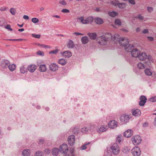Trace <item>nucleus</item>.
<instances>
[{
	"label": "nucleus",
	"instance_id": "052dcab7",
	"mask_svg": "<svg viewBox=\"0 0 156 156\" xmlns=\"http://www.w3.org/2000/svg\"><path fill=\"white\" fill-rule=\"evenodd\" d=\"M142 32L144 34H147L149 33V31L147 29H145L142 31Z\"/></svg>",
	"mask_w": 156,
	"mask_h": 156
},
{
	"label": "nucleus",
	"instance_id": "37998d69",
	"mask_svg": "<svg viewBox=\"0 0 156 156\" xmlns=\"http://www.w3.org/2000/svg\"><path fill=\"white\" fill-rule=\"evenodd\" d=\"M59 3L64 6L67 5V3L64 0H60L59 2Z\"/></svg>",
	"mask_w": 156,
	"mask_h": 156
},
{
	"label": "nucleus",
	"instance_id": "680f3d73",
	"mask_svg": "<svg viewBox=\"0 0 156 156\" xmlns=\"http://www.w3.org/2000/svg\"><path fill=\"white\" fill-rule=\"evenodd\" d=\"M148 40L150 41H153L154 40V38L152 37H147Z\"/></svg>",
	"mask_w": 156,
	"mask_h": 156
},
{
	"label": "nucleus",
	"instance_id": "a878e982",
	"mask_svg": "<svg viewBox=\"0 0 156 156\" xmlns=\"http://www.w3.org/2000/svg\"><path fill=\"white\" fill-rule=\"evenodd\" d=\"M81 41L83 44H87L89 41V38L87 36L83 37L81 38Z\"/></svg>",
	"mask_w": 156,
	"mask_h": 156
},
{
	"label": "nucleus",
	"instance_id": "423d86ee",
	"mask_svg": "<svg viewBox=\"0 0 156 156\" xmlns=\"http://www.w3.org/2000/svg\"><path fill=\"white\" fill-rule=\"evenodd\" d=\"M68 150V147L66 144H63L59 148V151L61 153L65 154L67 153Z\"/></svg>",
	"mask_w": 156,
	"mask_h": 156
},
{
	"label": "nucleus",
	"instance_id": "2eb2a0df",
	"mask_svg": "<svg viewBox=\"0 0 156 156\" xmlns=\"http://www.w3.org/2000/svg\"><path fill=\"white\" fill-rule=\"evenodd\" d=\"M121 39L119 35L115 34L113 36H112V37L111 40L115 42H117V41L119 42V40H120Z\"/></svg>",
	"mask_w": 156,
	"mask_h": 156
},
{
	"label": "nucleus",
	"instance_id": "603ef678",
	"mask_svg": "<svg viewBox=\"0 0 156 156\" xmlns=\"http://www.w3.org/2000/svg\"><path fill=\"white\" fill-rule=\"evenodd\" d=\"M61 12L63 13H69L70 11L69 9H64L61 10Z\"/></svg>",
	"mask_w": 156,
	"mask_h": 156
},
{
	"label": "nucleus",
	"instance_id": "338daca9",
	"mask_svg": "<svg viewBox=\"0 0 156 156\" xmlns=\"http://www.w3.org/2000/svg\"><path fill=\"white\" fill-rule=\"evenodd\" d=\"M126 149L124 148L123 150V152L124 153H127L128 152V150L127 148H126Z\"/></svg>",
	"mask_w": 156,
	"mask_h": 156
},
{
	"label": "nucleus",
	"instance_id": "393cba45",
	"mask_svg": "<svg viewBox=\"0 0 156 156\" xmlns=\"http://www.w3.org/2000/svg\"><path fill=\"white\" fill-rule=\"evenodd\" d=\"M75 45L73 41L71 40H69L67 44V47L70 48H73Z\"/></svg>",
	"mask_w": 156,
	"mask_h": 156
},
{
	"label": "nucleus",
	"instance_id": "aec40b11",
	"mask_svg": "<svg viewBox=\"0 0 156 156\" xmlns=\"http://www.w3.org/2000/svg\"><path fill=\"white\" fill-rule=\"evenodd\" d=\"M147 63H149V62H147ZM147 62L144 63V64L142 63L141 62H140L139 63L137 64V66L138 68L140 69H143L145 68V67L146 66V64Z\"/></svg>",
	"mask_w": 156,
	"mask_h": 156
},
{
	"label": "nucleus",
	"instance_id": "c85d7f7f",
	"mask_svg": "<svg viewBox=\"0 0 156 156\" xmlns=\"http://www.w3.org/2000/svg\"><path fill=\"white\" fill-rule=\"evenodd\" d=\"M39 69L41 72H44L46 70V65L44 64L40 65Z\"/></svg>",
	"mask_w": 156,
	"mask_h": 156
},
{
	"label": "nucleus",
	"instance_id": "72a5a7b5",
	"mask_svg": "<svg viewBox=\"0 0 156 156\" xmlns=\"http://www.w3.org/2000/svg\"><path fill=\"white\" fill-rule=\"evenodd\" d=\"M117 5L120 8L123 9L125 7L126 4L124 3H117Z\"/></svg>",
	"mask_w": 156,
	"mask_h": 156
},
{
	"label": "nucleus",
	"instance_id": "9d476101",
	"mask_svg": "<svg viewBox=\"0 0 156 156\" xmlns=\"http://www.w3.org/2000/svg\"><path fill=\"white\" fill-rule=\"evenodd\" d=\"M130 118L128 115H123L121 116L120 117V120L122 122H124L125 123H127L129 119Z\"/></svg>",
	"mask_w": 156,
	"mask_h": 156
},
{
	"label": "nucleus",
	"instance_id": "412c9836",
	"mask_svg": "<svg viewBox=\"0 0 156 156\" xmlns=\"http://www.w3.org/2000/svg\"><path fill=\"white\" fill-rule=\"evenodd\" d=\"M27 68L25 65L22 66L20 68V72L22 74H25L27 72Z\"/></svg>",
	"mask_w": 156,
	"mask_h": 156
},
{
	"label": "nucleus",
	"instance_id": "9b49d317",
	"mask_svg": "<svg viewBox=\"0 0 156 156\" xmlns=\"http://www.w3.org/2000/svg\"><path fill=\"white\" fill-rule=\"evenodd\" d=\"M117 122L115 120H112L108 123V126L109 128L113 129L117 126Z\"/></svg>",
	"mask_w": 156,
	"mask_h": 156
},
{
	"label": "nucleus",
	"instance_id": "4be33fe9",
	"mask_svg": "<svg viewBox=\"0 0 156 156\" xmlns=\"http://www.w3.org/2000/svg\"><path fill=\"white\" fill-rule=\"evenodd\" d=\"M141 114V112L139 109H135L132 112L133 115L135 116H139Z\"/></svg>",
	"mask_w": 156,
	"mask_h": 156
},
{
	"label": "nucleus",
	"instance_id": "1a4fd4ad",
	"mask_svg": "<svg viewBox=\"0 0 156 156\" xmlns=\"http://www.w3.org/2000/svg\"><path fill=\"white\" fill-rule=\"evenodd\" d=\"M131 52L132 57H137L138 56V55L140 53V51L137 48H134V49H132Z\"/></svg>",
	"mask_w": 156,
	"mask_h": 156
},
{
	"label": "nucleus",
	"instance_id": "f704fd0d",
	"mask_svg": "<svg viewBox=\"0 0 156 156\" xmlns=\"http://www.w3.org/2000/svg\"><path fill=\"white\" fill-rule=\"evenodd\" d=\"M136 19H138L139 20L142 21L144 19V16H142V15L140 14H139L137 15L135 17Z\"/></svg>",
	"mask_w": 156,
	"mask_h": 156
},
{
	"label": "nucleus",
	"instance_id": "c9c22d12",
	"mask_svg": "<svg viewBox=\"0 0 156 156\" xmlns=\"http://www.w3.org/2000/svg\"><path fill=\"white\" fill-rule=\"evenodd\" d=\"M107 126L105 127L103 126H101L99 129V131H98L99 132H102L105 131L107 129Z\"/></svg>",
	"mask_w": 156,
	"mask_h": 156
},
{
	"label": "nucleus",
	"instance_id": "e2e57ef3",
	"mask_svg": "<svg viewBox=\"0 0 156 156\" xmlns=\"http://www.w3.org/2000/svg\"><path fill=\"white\" fill-rule=\"evenodd\" d=\"M50 150L48 149H46L44 150V153L47 154H48L50 152Z\"/></svg>",
	"mask_w": 156,
	"mask_h": 156
},
{
	"label": "nucleus",
	"instance_id": "49530a36",
	"mask_svg": "<svg viewBox=\"0 0 156 156\" xmlns=\"http://www.w3.org/2000/svg\"><path fill=\"white\" fill-rule=\"evenodd\" d=\"M10 13L12 15H14L16 14V10L15 9L13 8H12L10 9Z\"/></svg>",
	"mask_w": 156,
	"mask_h": 156
},
{
	"label": "nucleus",
	"instance_id": "20e7f679",
	"mask_svg": "<svg viewBox=\"0 0 156 156\" xmlns=\"http://www.w3.org/2000/svg\"><path fill=\"white\" fill-rule=\"evenodd\" d=\"M132 153L134 156H139L141 154V151L139 147H135L132 150Z\"/></svg>",
	"mask_w": 156,
	"mask_h": 156
},
{
	"label": "nucleus",
	"instance_id": "f3484780",
	"mask_svg": "<svg viewBox=\"0 0 156 156\" xmlns=\"http://www.w3.org/2000/svg\"><path fill=\"white\" fill-rule=\"evenodd\" d=\"M50 69L52 71H55L58 70V66L55 63H52L49 66Z\"/></svg>",
	"mask_w": 156,
	"mask_h": 156
},
{
	"label": "nucleus",
	"instance_id": "79ce46f5",
	"mask_svg": "<svg viewBox=\"0 0 156 156\" xmlns=\"http://www.w3.org/2000/svg\"><path fill=\"white\" fill-rule=\"evenodd\" d=\"M79 20H80V21L81 22L84 24H88V22H87V20H84L83 19V17H80V18Z\"/></svg>",
	"mask_w": 156,
	"mask_h": 156
},
{
	"label": "nucleus",
	"instance_id": "b1692460",
	"mask_svg": "<svg viewBox=\"0 0 156 156\" xmlns=\"http://www.w3.org/2000/svg\"><path fill=\"white\" fill-rule=\"evenodd\" d=\"M87 35L91 39L94 40L96 38L97 34L95 33H88Z\"/></svg>",
	"mask_w": 156,
	"mask_h": 156
},
{
	"label": "nucleus",
	"instance_id": "bf43d9fd",
	"mask_svg": "<svg viewBox=\"0 0 156 156\" xmlns=\"http://www.w3.org/2000/svg\"><path fill=\"white\" fill-rule=\"evenodd\" d=\"M90 144V143L89 142L87 144H84L83 146L82 147V150H84L86 149L87 148L86 145L89 144Z\"/></svg>",
	"mask_w": 156,
	"mask_h": 156
},
{
	"label": "nucleus",
	"instance_id": "a19ab883",
	"mask_svg": "<svg viewBox=\"0 0 156 156\" xmlns=\"http://www.w3.org/2000/svg\"><path fill=\"white\" fill-rule=\"evenodd\" d=\"M36 45L45 48H50V46H49L46 45L44 44L37 43V44H36Z\"/></svg>",
	"mask_w": 156,
	"mask_h": 156
},
{
	"label": "nucleus",
	"instance_id": "ea45409f",
	"mask_svg": "<svg viewBox=\"0 0 156 156\" xmlns=\"http://www.w3.org/2000/svg\"><path fill=\"white\" fill-rule=\"evenodd\" d=\"M123 136L121 135H119L118 136L116 139V142L120 143L122 140Z\"/></svg>",
	"mask_w": 156,
	"mask_h": 156
},
{
	"label": "nucleus",
	"instance_id": "6ab92c4d",
	"mask_svg": "<svg viewBox=\"0 0 156 156\" xmlns=\"http://www.w3.org/2000/svg\"><path fill=\"white\" fill-rule=\"evenodd\" d=\"M62 54L65 57L68 58L71 57L72 55V53L71 52L69 51H63Z\"/></svg>",
	"mask_w": 156,
	"mask_h": 156
},
{
	"label": "nucleus",
	"instance_id": "0e129e2a",
	"mask_svg": "<svg viewBox=\"0 0 156 156\" xmlns=\"http://www.w3.org/2000/svg\"><path fill=\"white\" fill-rule=\"evenodd\" d=\"M73 34H75L76 35H83V34H81V33H79L78 32H77L74 33H73Z\"/></svg>",
	"mask_w": 156,
	"mask_h": 156
},
{
	"label": "nucleus",
	"instance_id": "e433bc0d",
	"mask_svg": "<svg viewBox=\"0 0 156 156\" xmlns=\"http://www.w3.org/2000/svg\"><path fill=\"white\" fill-rule=\"evenodd\" d=\"M88 130L90 131H93L95 128V126L94 124H90L88 125L87 126Z\"/></svg>",
	"mask_w": 156,
	"mask_h": 156
},
{
	"label": "nucleus",
	"instance_id": "a18cd8bd",
	"mask_svg": "<svg viewBox=\"0 0 156 156\" xmlns=\"http://www.w3.org/2000/svg\"><path fill=\"white\" fill-rule=\"evenodd\" d=\"M43 153L40 151H39L36 152L35 154L36 156H43Z\"/></svg>",
	"mask_w": 156,
	"mask_h": 156
},
{
	"label": "nucleus",
	"instance_id": "5fc2aeb1",
	"mask_svg": "<svg viewBox=\"0 0 156 156\" xmlns=\"http://www.w3.org/2000/svg\"><path fill=\"white\" fill-rule=\"evenodd\" d=\"M129 2L132 5H134L136 4V2L134 0H128Z\"/></svg>",
	"mask_w": 156,
	"mask_h": 156
},
{
	"label": "nucleus",
	"instance_id": "a211bd4d",
	"mask_svg": "<svg viewBox=\"0 0 156 156\" xmlns=\"http://www.w3.org/2000/svg\"><path fill=\"white\" fill-rule=\"evenodd\" d=\"M1 66L2 68L5 69L8 67L9 64V61L7 60L2 61L1 62Z\"/></svg>",
	"mask_w": 156,
	"mask_h": 156
},
{
	"label": "nucleus",
	"instance_id": "5701e85b",
	"mask_svg": "<svg viewBox=\"0 0 156 156\" xmlns=\"http://www.w3.org/2000/svg\"><path fill=\"white\" fill-rule=\"evenodd\" d=\"M30 151L29 149H26L24 150L22 152V155L23 156H29L30 155Z\"/></svg>",
	"mask_w": 156,
	"mask_h": 156
},
{
	"label": "nucleus",
	"instance_id": "4c0bfd02",
	"mask_svg": "<svg viewBox=\"0 0 156 156\" xmlns=\"http://www.w3.org/2000/svg\"><path fill=\"white\" fill-rule=\"evenodd\" d=\"M115 23L116 25L118 26H121L122 25L121 22L120 20L117 19L115 20Z\"/></svg>",
	"mask_w": 156,
	"mask_h": 156
},
{
	"label": "nucleus",
	"instance_id": "4d7b16f0",
	"mask_svg": "<svg viewBox=\"0 0 156 156\" xmlns=\"http://www.w3.org/2000/svg\"><path fill=\"white\" fill-rule=\"evenodd\" d=\"M5 28L8 29L10 31H12V29L11 28V26L9 24H7L6 26L5 27Z\"/></svg>",
	"mask_w": 156,
	"mask_h": 156
},
{
	"label": "nucleus",
	"instance_id": "774afa93",
	"mask_svg": "<svg viewBox=\"0 0 156 156\" xmlns=\"http://www.w3.org/2000/svg\"><path fill=\"white\" fill-rule=\"evenodd\" d=\"M94 10L97 12H99L101 11L100 7L96 8Z\"/></svg>",
	"mask_w": 156,
	"mask_h": 156
},
{
	"label": "nucleus",
	"instance_id": "ddd939ff",
	"mask_svg": "<svg viewBox=\"0 0 156 156\" xmlns=\"http://www.w3.org/2000/svg\"><path fill=\"white\" fill-rule=\"evenodd\" d=\"M124 47L126 51L128 52H131L132 51V49H134L133 45L129 43L126 44Z\"/></svg>",
	"mask_w": 156,
	"mask_h": 156
},
{
	"label": "nucleus",
	"instance_id": "8fccbe9b",
	"mask_svg": "<svg viewBox=\"0 0 156 156\" xmlns=\"http://www.w3.org/2000/svg\"><path fill=\"white\" fill-rule=\"evenodd\" d=\"M58 51V49L53 50L52 51H51L49 52V53L50 54H55L57 53Z\"/></svg>",
	"mask_w": 156,
	"mask_h": 156
},
{
	"label": "nucleus",
	"instance_id": "13d9d810",
	"mask_svg": "<svg viewBox=\"0 0 156 156\" xmlns=\"http://www.w3.org/2000/svg\"><path fill=\"white\" fill-rule=\"evenodd\" d=\"M147 10L149 12L151 13L153 11V9L151 7H147Z\"/></svg>",
	"mask_w": 156,
	"mask_h": 156
},
{
	"label": "nucleus",
	"instance_id": "f03ea898",
	"mask_svg": "<svg viewBox=\"0 0 156 156\" xmlns=\"http://www.w3.org/2000/svg\"><path fill=\"white\" fill-rule=\"evenodd\" d=\"M111 151L114 155H117L119 151V146L116 143L113 144L111 147Z\"/></svg>",
	"mask_w": 156,
	"mask_h": 156
},
{
	"label": "nucleus",
	"instance_id": "6e6552de",
	"mask_svg": "<svg viewBox=\"0 0 156 156\" xmlns=\"http://www.w3.org/2000/svg\"><path fill=\"white\" fill-rule=\"evenodd\" d=\"M68 141L69 144L70 146L73 145L75 143V137L73 135H71L69 136L68 139Z\"/></svg>",
	"mask_w": 156,
	"mask_h": 156
},
{
	"label": "nucleus",
	"instance_id": "09e8293b",
	"mask_svg": "<svg viewBox=\"0 0 156 156\" xmlns=\"http://www.w3.org/2000/svg\"><path fill=\"white\" fill-rule=\"evenodd\" d=\"M7 22L3 20H0V26L2 27L4 25V24H5Z\"/></svg>",
	"mask_w": 156,
	"mask_h": 156
},
{
	"label": "nucleus",
	"instance_id": "864d4df0",
	"mask_svg": "<svg viewBox=\"0 0 156 156\" xmlns=\"http://www.w3.org/2000/svg\"><path fill=\"white\" fill-rule=\"evenodd\" d=\"M32 36L33 37L37 38H40V34H32Z\"/></svg>",
	"mask_w": 156,
	"mask_h": 156
},
{
	"label": "nucleus",
	"instance_id": "f257e3e1",
	"mask_svg": "<svg viewBox=\"0 0 156 156\" xmlns=\"http://www.w3.org/2000/svg\"><path fill=\"white\" fill-rule=\"evenodd\" d=\"M112 37V35L108 33H106L104 36H100L97 38L98 43L101 45H105L107 41L111 40Z\"/></svg>",
	"mask_w": 156,
	"mask_h": 156
},
{
	"label": "nucleus",
	"instance_id": "6e6d98bb",
	"mask_svg": "<svg viewBox=\"0 0 156 156\" xmlns=\"http://www.w3.org/2000/svg\"><path fill=\"white\" fill-rule=\"evenodd\" d=\"M37 54L43 56L44 55V53L43 51H39L37 52Z\"/></svg>",
	"mask_w": 156,
	"mask_h": 156
},
{
	"label": "nucleus",
	"instance_id": "de8ad7c7",
	"mask_svg": "<svg viewBox=\"0 0 156 156\" xmlns=\"http://www.w3.org/2000/svg\"><path fill=\"white\" fill-rule=\"evenodd\" d=\"M32 21L34 23H37L39 21V20L36 18H33L32 19Z\"/></svg>",
	"mask_w": 156,
	"mask_h": 156
},
{
	"label": "nucleus",
	"instance_id": "cd10ccee",
	"mask_svg": "<svg viewBox=\"0 0 156 156\" xmlns=\"http://www.w3.org/2000/svg\"><path fill=\"white\" fill-rule=\"evenodd\" d=\"M58 62L59 64L62 66L65 65L67 62V61L66 59L62 58L59 59L58 60Z\"/></svg>",
	"mask_w": 156,
	"mask_h": 156
},
{
	"label": "nucleus",
	"instance_id": "c756f323",
	"mask_svg": "<svg viewBox=\"0 0 156 156\" xmlns=\"http://www.w3.org/2000/svg\"><path fill=\"white\" fill-rule=\"evenodd\" d=\"M144 72L145 74L147 76H151L152 75V72L149 69H146Z\"/></svg>",
	"mask_w": 156,
	"mask_h": 156
},
{
	"label": "nucleus",
	"instance_id": "39448f33",
	"mask_svg": "<svg viewBox=\"0 0 156 156\" xmlns=\"http://www.w3.org/2000/svg\"><path fill=\"white\" fill-rule=\"evenodd\" d=\"M138 58L140 60H144L147 58L149 59L151 58V56L149 55H147V54L145 52H142L141 54L139 55Z\"/></svg>",
	"mask_w": 156,
	"mask_h": 156
},
{
	"label": "nucleus",
	"instance_id": "c03bdc74",
	"mask_svg": "<svg viewBox=\"0 0 156 156\" xmlns=\"http://www.w3.org/2000/svg\"><path fill=\"white\" fill-rule=\"evenodd\" d=\"M87 22H88V24H89L93 22L94 18L92 17H89L87 19Z\"/></svg>",
	"mask_w": 156,
	"mask_h": 156
},
{
	"label": "nucleus",
	"instance_id": "7ed1b4c3",
	"mask_svg": "<svg viewBox=\"0 0 156 156\" xmlns=\"http://www.w3.org/2000/svg\"><path fill=\"white\" fill-rule=\"evenodd\" d=\"M131 140L133 144L135 145H137L139 144L141 141L140 137L138 135L133 136Z\"/></svg>",
	"mask_w": 156,
	"mask_h": 156
},
{
	"label": "nucleus",
	"instance_id": "473e14b6",
	"mask_svg": "<svg viewBox=\"0 0 156 156\" xmlns=\"http://www.w3.org/2000/svg\"><path fill=\"white\" fill-rule=\"evenodd\" d=\"M108 14L110 16L112 17H114L118 15V13L115 11H113L112 12H109Z\"/></svg>",
	"mask_w": 156,
	"mask_h": 156
},
{
	"label": "nucleus",
	"instance_id": "3c124183",
	"mask_svg": "<svg viewBox=\"0 0 156 156\" xmlns=\"http://www.w3.org/2000/svg\"><path fill=\"white\" fill-rule=\"evenodd\" d=\"M149 100L151 102H154L156 101V96H154L150 98Z\"/></svg>",
	"mask_w": 156,
	"mask_h": 156
},
{
	"label": "nucleus",
	"instance_id": "0eeeda50",
	"mask_svg": "<svg viewBox=\"0 0 156 156\" xmlns=\"http://www.w3.org/2000/svg\"><path fill=\"white\" fill-rule=\"evenodd\" d=\"M129 40L127 38H122L119 40V43L120 45L125 47L129 43Z\"/></svg>",
	"mask_w": 156,
	"mask_h": 156
},
{
	"label": "nucleus",
	"instance_id": "4468645a",
	"mask_svg": "<svg viewBox=\"0 0 156 156\" xmlns=\"http://www.w3.org/2000/svg\"><path fill=\"white\" fill-rule=\"evenodd\" d=\"M37 69L36 66L34 64L29 65L27 66V69L30 73H33Z\"/></svg>",
	"mask_w": 156,
	"mask_h": 156
},
{
	"label": "nucleus",
	"instance_id": "2f4dec72",
	"mask_svg": "<svg viewBox=\"0 0 156 156\" xmlns=\"http://www.w3.org/2000/svg\"><path fill=\"white\" fill-rule=\"evenodd\" d=\"M59 150L57 148H54L52 151V154L54 155H57L58 153Z\"/></svg>",
	"mask_w": 156,
	"mask_h": 156
},
{
	"label": "nucleus",
	"instance_id": "f8f14e48",
	"mask_svg": "<svg viewBox=\"0 0 156 156\" xmlns=\"http://www.w3.org/2000/svg\"><path fill=\"white\" fill-rule=\"evenodd\" d=\"M140 101L139 103V105L141 106H143L146 102L147 98L145 96L142 95L140 96Z\"/></svg>",
	"mask_w": 156,
	"mask_h": 156
},
{
	"label": "nucleus",
	"instance_id": "58836bf2",
	"mask_svg": "<svg viewBox=\"0 0 156 156\" xmlns=\"http://www.w3.org/2000/svg\"><path fill=\"white\" fill-rule=\"evenodd\" d=\"M88 129L87 127H84L81 129V132L83 133H86L88 131Z\"/></svg>",
	"mask_w": 156,
	"mask_h": 156
},
{
	"label": "nucleus",
	"instance_id": "dca6fc26",
	"mask_svg": "<svg viewBox=\"0 0 156 156\" xmlns=\"http://www.w3.org/2000/svg\"><path fill=\"white\" fill-rule=\"evenodd\" d=\"M133 134V132L131 129H128L124 133V136L125 137H129Z\"/></svg>",
	"mask_w": 156,
	"mask_h": 156
},
{
	"label": "nucleus",
	"instance_id": "7c9ffc66",
	"mask_svg": "<svg viewBox=\"0 0 156 156\" xmlns=\"http://www.w3.org/2000/svg\"><path fill=\"white\" fill-rule=\"evenodd\" d=\"M8 68L10 71H13L16 69V65L14 64H9Z\"/></svg>",
	"mask_w": 156,
	"mask_h": 156
},
{
	"label": "nucleus",
	"instance_id": "bb28decb",
	"mask_svg": "<svg viewBox=\"0 0 156 156\" xmlns=\"http://www.w3.org/2000/svg\"><path fill=\"white\" fill-rule=\"evenodd\" d=\"M94 21L95 23L98 24H101L103 23V21L102 19L98 17L95 18Z\"/></svg>",
	"mask_w": 156,
	"mask_h": 156
},
{
	"label": "nucleus",
	"instance_id": "69168bd1",
	"mask_svg": "<svg viewBox=\"0 0 156 156\" xmlns=\"http://www.w3.org/2000/svg\"><path fill=\"white\" fill-rule=\"evenodd\" d=\"M148 126V123L147 122H145L143 123L142 126L143 127H145L147 126Z\"/></svg>",
	"mask_w": 156,
	"mask_h": 156
}]
</instances>
